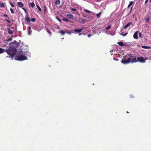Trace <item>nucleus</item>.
Instances as JSON below:
<instances>
[{
    "label": "nucleus",
    "mask_w": 151,
    "mask_h": 151,
    "mask_svg": "<svg viewBox=\"0 0 151 151\" xmlns=\"http://www.w3.org/2000/svg\"><path fill=\"white\" fill-rule=\"evenodd\" d=\"M7 54L10 55L9 57L11 58H13L14 56L16 54L17 52L16 49L14 47H11L7 50H5Z\"/></svg>",
    "instance_id": "1"
},
{
    "label": "nucleus",
    "mask_w": 151,
    "mask_h": 151,
    "mask_svg": "<svg viewBox=\"0 0 151 151\" xmlns=\"http://www.w3.org/2000/svg\"><path fill=\"white\" fill-rule=\"evenodd\" d=\"M22 54H23L19 56H17V60L19 61H22L27 59V57L25 55H24L23 54L26 55L27 53V52H24V53H23V52L22 51Z\"/></svg>",
    "instance_id": "2"
},
{
    "label": "nucleus",
    "mask_w": 151,
    "mask_h": 151,
    "mask_svg": "<svg viewBox=\"0 0 151 151\" xmlns=\"http://www.w3.org/2000/svg\"><path fill=\"white\" fill-rule=\"evenodd\" d=\"M124 58V59L122 60L121 61L122 63L124 64H126L130 63V61L129 60L130 55H126Z\"/></svg>",
    "instance_id": "3"
},
{
    "label": "nucleus",
    "mask_w": 151,
    "mask_h": 151,
    "mask_svg": "<svg viewBox=\"0 0 151 151\" xmlns=\"http://www.w3.org/2000/svg\"><path fill=\"white\" fill-rule=\"evenodd\" d=\"M146 60H147L146 58L144 59L141 56L138 57L136 59V61H137V62H139L141 63H144L145 62Z\"/></svg>",
    "instance_id": "4"
},
{
    "label": "nucleus",
    "mask_w": 151,
    "mask_h": 151,
    "mask_svg": "<svg viewBox=\"0 0 151 151\" xmlns=\"http://www.w3.org/2000/svg\"><path fill=\"white\" fill-rule=\"evenodd\" d=\"M130 58L129 60L130 61V63H134L137 62V61H136V58H134V57L132 56L131 54L130 55V58Z\"/></svg>",
    "instance_id": "5"
},
{
    "label": "nucleus",
    "mask_w": 151,
    "mask_h": 151,
    "mask_svg": "<svg viewBox=\"0 0 151 151\" xmlns=\"http://www.w3.org/2000/svg\"><path fill=\"white\" fill-rule=\"evenodd\" d=\"M84 29V27H82L81 29H75L74 30V31L75 32H76L77 33H79V32H81Z\"/></svg>",
    "instance_id": "6"
},
{
    "label": "nucleus",
    "mask_w": 151,
    "mask_h": 151,
    "mask_svg": "<svg viewBox=\"0 0 151 151\" xmlns=\"http://www.w3.org/2000/svg\"><path fill=\"white\" fill-rule=\"evenodd\" d=\"M25 20L27 22H29L30 21V19L29 16L28 15H26L25 17Z\"/></svg>",
    "instance_id": "7"
},
{
    "label": "nucleus",
    "mask_w": 151,
    "mask_h": 151,
    "mask_svg": "<svg viewBox=\"0 0 151 151\" xmlns=\"http://www.w3.org/2000/svg\"><path fill=\"white\" fill-rule=\"evenodd\" d=\"M138 32H135L134 34L133 37L135 39H137L138 38Z\"/></svg>",
    "instance_id": "8"
},
{
    "label": "nucleus",
    "mask_w": 151,
    "mask_h": 151,
    "mask_svg": "<svg viewBox=\"0 0 151 151\" xmlns=\"http://www.w3.org/2000/svg\"><path fill=\"white\" fill-rule=\"evenodd\" d=\"M7 29H8V33L9 34H12L14 33V30H11V29L9 28H8Z\"/></svg>",
    "instance_id": "9"
},
{
    "label": "nucleus",
    "mask_w": 151,
    "mask_h": 151,
    "mask_svg": "<svg viewBox=\"0 0 151 151\" xmlns=\"http://www.w3.org/2000/svg\"><path fill=\"white\" fill-rule=\"evenodd\" d=\"M132 23V22H129L128 24L124 26V28L125 29L127 28L129 26L131 25Z\"/></svg>",
    "instance_id": "10"
},
{
    "label": "nucleus",
    "mask_w": 151,
    "mask_h": 151,
    "mask_svg": "<svg viewBox=\"0 0 151 151\" xmlns=\"http://www.w3.org/2000/svg\"><path fill=\"white\" fill-rule=\"evenodd\" d=\"M17 5L19 7L22 8L23 6V4L22 2H18L17 3Z\"/></svg>",
    "instance_id": "11"
},
{
    "label": "nucleus",
    "mask_w": 151,
    "mask_h": 151,
    "mask_svg": "<svg viewBox=\"0 0 151 151\" xmlns=\"http://www.w3.org/2000/svg\"><path fill=\"white\" fill-rule=\"evenodd\" d=\"M67 17L69 18L73 19V16L70 14H67Z\"/></svg>",
    "instance_id": "12"
},
{
    "label": "nucleus",
    "mask_w": 151,
    "mask_h": 151,
    "mask_svg": "<svg viewBox=\"0 0 151 151\" xmlns=\"http://www.w3.org/2000/svg\"><path fill=\"white\" fill-rule=\"evenodd\" d=\"M58 33H61L62 35H63L65 34V32L63 30H61L59 31Z\"/></svg>",
    "instance_id": "13"
},
{
    "label": "nucleus",
    "mask_w": 151,
    "mask_h": 151,
    "mask_svg": "<svg viewBox=\"0 0 151 151\" xmlns=\"http://www.w3.org/2000/svg\"><path fill=\"white\" fill-rule=\"evenodd\" d=\"M117 44L120 46H124L125 45L124 44L123 42H117Z\"/></svg>",
    "instance_id": "14"
},
{
    "label": "nucleus",
    "mask_w": 151,
    "mask_h": 151,
    "mask_svg": "<svg viewBox=\"0 0 151 151\" xmlns=\"http://www.w3.org/2000/svg\"><path fill=\"white\" fill-rule=\"evenodd\" d=\"M5 50L3 49L0 47V54L3 53L5 52Z\"/></svg>",
    "instance_id": "15"
},
{
    "label": "nucleus",
    "mask_w": 151,
    "mask_h": 151,
    "mask_svg": "<svg viewBox=\"0 0 151 151\" xmlns=\"http://www.w3.org/2000/svg\"><path fill=\"white\" fill-rule=\"evenodd\" d=\"M60 1L59 0H56L55 1V4L56 5H59L60 4Z\"/></svg>",
    "instance_id": "16"
},
{
    "label": "nucleus",
    "mask_w": 151,
    "mask_h": 151,
    "mask_svg": "<svg viewBox=\"0 0 151 151\" xmlns=\"http://www.w3.org/2000/svg\"><path fill=\"white\" fill-rule=\"evenodd\" d=\"M63 20L66 22H70L69 19L65 18H63Z\"/></svg>",
    "instance_id": "17"
},
{
    "label": "nucleus",
    "mask_w": 151,
    "mask_h": 151,
    "mask_svg": "<svg viewBox=\"0 0 151 151\" xmlns=\"http://www.w3.org/2000/svg\"><path fill=\"white\" fill-rule=\"evenodd\" d=\"M36 6H37V7L38 9V10H39V11L41 12H42V10L40 8V7L39 6L37 5Z\"/></svg>",
    "instance_id": "18"
},
{
    "label": "nucleus",
    "mask_w": 151,
    "mask_h": 151,
    "mask_svg": "<svg viewBox=\"0 0 151 151\" xmlns=\"http://www.w3.org/2000/svg\"><path fill=\"white\" fill-rule=\"evenodd\" d=\"M65 33H66L70 35H71V32L70 31H69L68 30H65Z\"/></svg>",
    "instance_id": "19"
},
{
    "label": "nucleus",
    "mask_w": 151,
    "mask_h": 151,
    "mask_svg": "<svg viewBox=\"0 0 151 151\" xmlns=\"http://www.w3.org/2000/svg\"><path fill=\"white\" fill-rule=\"evenodd\" d=\"M133 3V2L132 1H130L128 6V8H129L131 5H132Z\"/></svg>",
    "instance_id": "20"
},
{
    "label": "nucleus",
    "mask_w": 151,
    "mask_h": 151,
    "mask_svg": "<svg viewBox=\"0 0 151 151\" xmlns=\"http://www.w3.org/2000/svg\"><path fill=\"white\" fill-rule=\"evenodd\" d=\"M111 27V26L110 25H109L108 27H106V30H107L109 29H110Z\"/></svg>",
    "instance_id": "21"
},
{
    "label": "nucleus",
    "mask_w": 151,
    "mask_h": 151,
    "mask_svg": "<svg viewBox=\"0 0 151 151\" xmlns=\"http://www.w3.org/2000/svg\"><path fill=\"white\" fill-rule=\"evenodd\" d=\"M0 6L1 7L4 8L5 7V5L4 3H1L0 4Z\"/></svg>",
    "instance_id": "22"
},
{
    "label": "nucleus",
    "mask_w": 151,
    "mask_h": 151,
    "mask_svg": "<svg viewBox=\"0 0 151 151\" xmlns=\"http://www.w3.org/2000/svg\"><path fill=\"white\" fill-rule=\"evenodd\" d=\"M84 11L86 12V13H90L91 12L87 9H84Z\"/></svg>",
    "instance_id": "23"
},
{
    "label": "nucleus",
    "mask_w": 151,
    "mask_h": 151,
    "mask_svg": "<svg viewBox=\"0 0 151 151\" xmlns=\"http://www.w3.org/2000/svg\"><path fill=\"white\" fill-rule=\"evenodd\" d=\"M56 18L60 22H61V20L59 19V18L58 17H56Z\"/></svg>",
    "instance_id": "24"
},
{
    "label": "nucleus",
    "mask_w": 151,
    "mask_h": 151,
    "mask_svg": "<svg viewBox=\"0 0 151 151\" xmlns=\"http://www.w3.org/2000/svg\"><path fill=\"white\" fill-rule=\"evenodd\" d=\"M30 5H31V6L32 7H33L35 6V4L33 2H32V3H31Z\"/></svg>",
    "instance_id": "25"
},
{
    "label": "nucleus",
    "mask_w": 151,
    "mask_h": 151,
    "mask_svg": "<svg viewBox=\"0 0 151 151\" xmlns=\"http://www.w3.org/2000/svg\"><path fill=\"white\" fill-rule=\"evenodd\" d=\"M44 14H45V12H46V9L47 7H46V6L45 5H44Z\"/></svg>",
    "instance_id": "26"
},
{
    "label": "nucleus",
    "mask_w": 151,
    "mask_h": 151,
    "mask_svg": "<svg viewBox=\"0 0 151 151\" xmlns=\"http://www.w3.org/2000/svg\"><path fill=\"white\" fill-rule=\"evenodd\" d=\"M127 34H128L127 33H125V34H123V33H121L120 35H122L123 37H124V36H126Z\"/></svg>",
    "instance_id": "27"
},
{
    "label": "nucleus",
    "mask_w": 151,
    "mask_h": 151,
    "mask_svg": "<svg viewBox=\"0 0 151 151\" xmlns=\"http://www.w3.org/2000/svg\"><path fill=\"white\" fill-rule=\"evenodd\" d=\"M101 14V12H100L99 13L96 14V16L98 18H99L100 17V15Z\"/></svg>",
    "instance_id": "28"
},
{
    "label": "nucleus",
    "mask_w": 151,
    "mask_h": 151,
    "mask_svg": "<svg viewBox=\"0 0 151 151\" xmlns=\"http://www.w3.org/2000/svg\"><path fill=\"white\" fill-rule=\"evenodd\" d=\"M10 11L11 12L12 14H13L14 13V11H13V9H12V8H10Z\"/></svg>",
    "instance_id": "29"
},
{
    "label": "nucleus",
    "mask_w": 151,
    "mask_h": 151,
    "mask_svg": "<svg viewBox=\"0 0 151 151\" xmlns=\"http://www.w3.org/2000/svg\"><path fill=\"white\" fill-rule=\"evenodd\" d=\"M32 21L33 22H35L36 21V19L35 18H32L31 19Z\"/></svg>",
    "instance_id": "30"
},
{
    "label": "nucleus",
    "mask_w": 151,
    "mask_h": 151,
    "mask_svg": "<svg viewBox=\"0 0 151 151\" xmlns=\"http://www.w3.org/2000/svg\"><path fill=\"white\" fill-rule=\"evenodd\" d=\"M12 40V38H9L6 41L7 42L10 41Z\"/></svg>",
    "instance_id": "31"
},
{
    "label": "nucleus",
    "mask_w": 151,
    "mask_h": 151,
    "mask_svg": "<svg viewBox=\"0 0 151 151\" xmlns=\"http://www.w3.org/2000/svg\"><path fill=\"white\" fill-rule=\"evenodd\" d=\"M5 20L7 22H8V23H10L11 22V21L10 20H9L7 19H5Z\"/></svg>",
    "instance_id": "32"
},
{
    "label": "nucleus",
    "mask_w": 151,
    "mask_h": 151,
    "mask_svg": "<svg viewBox=\"0 0 151 151\" xmlns=\"http://www.w3.org/2000/svg\"><path fill=\"white\" fill-rule=\"evenodd\" d=\"M71 10L73 11H77V9L75 8H72Z\"/></svg>",
    "instance_id": "33"
},
{
    "label": "nucleus",
    "mask_w": 151,
    "mask_h": 151,
    "mask_svg": "<svg viewBox=\"0 0 151 151\" xmlns=\"http://www.w3.org/2000/svg\"><path fill=\"white\" fill-rule=\"evenodd\" d=\"M9 3L12 7H14V5L12 3L10 2Z\"/></svg>",
    "instance_id": "34"
},
{
    "label": "nucleus",
    "mask_w": 151,
    "mask_h": 151,
    "mask_svg": "<svg viewBox=\"0 0 151 151\" xmlns=\"http://www.w3.org/2000/svg\"><path fill=\"white\" fill-rule=\"evenodd\" d=\"M142 47L144 48H147V47L146 46H142Z\"/></svg>",
    "instance_id": "35"
},
{
    "label": "nucleus",
    "mask_w": 151,
    "mask_h": 151,
    "mask_svg": "<svg viewBox=\"0 0 151 151\" xmlns=\"http://www.w3.org/2000/svg\"><path fill=\"white\" fill-rule=\"evenodd\" d=\"M47 32L48 33H49L50 35H51L52 34V33H51V32L49 31V30H48L47 31Z\"/></svg>",
    "instance_id": "36"
},
{
    "label": "nucleus",
    "mask_w": 151,
    "mask_h": 151,
    "mask_svg": "<svg viewBox=\"0 0 151 151\" xmlns=\"http://www.w3.org/2000/svg\"><path fill=\"white\" fill-rule=\"evenodd\" d=\"M16 42V41H14L13 42H12L10 44L15 43Z\"/></svg>",
    "instance_id": "37"
},
{
    "label": "nucleus",
    "mask_w": 151,
    "mask_h": 151,
    "mask_svg": "<svg viewBox=\"0 0 151 151\" xmlns=\"http://www.w3.org/2000/svg\"><path fill=\"white\" fill-rule=\"evenodd\" d=\"M22 9L24 10V11L26 12H27L26 10L25 9L23 8Z\"/></svg>",
    "instance_id": "38"
},
{
    "label": "nucleus",
    "mask_w": 151,
    "mask_h": 151,
    "mask_svg": "<svg viewBox=\"0 0 151 151\" xmlns=\"http://www.w3.org/2000/svg\"><path fill=\"white\" fill-rule=\"evenodd\" d=\"M4 16L5 17H8V16L7 14H4Z\"/></svg>",
    "instance_id": "39"
},
{
    "label": "nucleus",
    "mask_w": 151,
    "mask_h": 151,
    "mask_svg": "<svg viewBox=\"0 0 151 151\" xmlns=\"http://www.w3.org/2000/svg\"><path fill=\"white\" fill-rule=\"evenodd\" d=\"M113 59L114 60H118V59H116V58H114Z\"/></svg>",
    "instance_id": "40"
},
{
    "label": "nucleus",
    "mask_w": 151,
    "mask_h": 151,
    "mask_svg": "<svg viewBox=\"0 0 151 151\" xmlns=\"http://www.w3.org/2000/svg\"><path fill=\"white\" fill-rule=\"evenodd\" d=\"M148 1V0H146L145 2V3H146Z\"/></svg>",
    "instance_id": "41"
},
{
    "label": "nucleus",
    "mask_w": 151,
    "mask_h": 151,
    "mask_svg": "<svg viewBox=\"0 0 151 151\" xmlns=\"http://www.w3.org/2000/svg\"><path fill=\"white\" fill-rule=\"evenodd\" d=\"M82 22H85V20L84 19H82Z\"/></svg>",
    "instance_id": "42"
},
{
    "label": "nucleus",
    "mask_w": 151,
    "mask_h": 151,
    "mask_svg": "<svg viewBox=\"0 0 151 151\" xmlns=\"http://www.w3.org/2000/svg\"><path fill=\"white\" fill-rule=\"evenodd\" d=\"M91 35H88V37H91Z\"/></svg>",
    "instance_id": "43"
},
{
    "label": "nucleus",
    "mask_w": 151,
    "mask_h": 151,
    "mask_svg": "<svg viewBox=\"0 0 151 151\" xmlns=\"http://www.w3.org/2000/svg\"><path fill=\"white\" fill-rule=\"evenodd\" d=\"M79 35H81V34L80 33V34H79Z\"/></svg>",
    "instance_id": "44"
},
{
    "label": "nucleus",
    "mask_w": 151,
    "mask_h": 151,
    "mask_svg": "<svg viewBox=\"0 0 151 151\" xmlns=\"http://www.w3.org/2000/svg\"><path fill=\"white\" fill-rule=\"evenodd\" d=\"M127 113H129V112L128 111H127Z\"/></svg>",
    "instance_id": "45"
},
{
    "label": "nucleus",
    "mask_w": 151,
    "mask_h": 151,
    "mask_svg": "<svg viewBox=\"0 0 151 151\" xmlns=\"http://www.w3.org/2000/svg\"><path fill=\"white\" fill-rule=\"evenodd\" d=\"M150 2H151V0H150Z\"/></svg>",
    "instance_id": "46"
}]
</instances>
